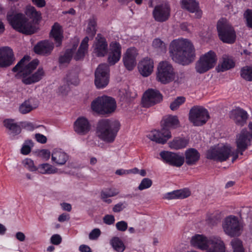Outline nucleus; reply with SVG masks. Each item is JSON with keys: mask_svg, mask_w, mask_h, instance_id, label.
<instances>
[{"mask_svg": "<svg viewBox=\"0 0 252 252\" xmlns=\"http://www.w3.org/2000/svg\"><path fill=\"white\" fill-rule=\"evenodd\" d=\"M206 158L207 159L219 161L218 148H211L206 154Z\"/></svg>", "mask_w": 252, "mask_h": 252, "instance_id": "45", "label": "nucleus"}, {"mask_svg": "<svg viewBox=\"0 0 252 252\" xmlns=\"http://www.w3.org/2000/svg\"><path fill=\"white\" fill-rule=\"evenodd\" d=\"M189 143L188 140L185 138H175L169 144L171 148L179 150L185 148Z\"/></svg>", "mask_w": 252, "mask_h": 252, "instance_id": "35", "label": "nucleus"}, {"mask_svg": "<svg viewBox=\"0 0 252 252\" xmlns=\"http://www.w3.org/2000/svg\"><path fill=\"white\" fill-rule=\"evenodd\" d=\"M218 35L223 42L232 44L235 42L236 35L234 28L226 18L220 19L217 25Z\"/></svg>", "mask_w": 252, "mask_h": 252, "instance_id": "8", "label": "nucleus"}, {"mask_svg": "<svg viewBox=\"0 0 252 252\" xmlns=\"http://www.w3.org/2000/svg\"><path fill=\"white\" fill-rule=\"evenodd\" d=\"M15 237L17 240L21 242H23L25 240L26 236L25 234L21 232H18L16 233Z\"/></svg>", "mask_w": 252, "mask_h": 252, "instance_id": "62", "label": "nucleus"}, {"mask_svg": "<svg viewBox=\"0 0 252 252\" xmlns=\"http://www.w3.org/2000/svg\"><path fill=\"white\" fill-rule=\"evenodd\" d=\"M125 208L124 205L122 203H118L114 206L113 211L115 212H119Z\"/></svg>", "mask_w": 252, "mask_h": 252, "instance_id": "63", "label": "nucleus"}, {"mask_svg": "<svg viewBox=\"0 0 252 252\" xmlns=\"http://www.w3.org/2000/svg\"><path fill=\"white\" fill-rule=\"evenodd\" d=\"M109 81V68L106 63L98 65L95 72V85L97 88L105 87Z\"/></svg>", "mask_w": 252, "mask_h": 252, "instance_id": "12", "label": "nucleus"}, {"mask_svg": "<svg viewBox=\"0 0 252 252\" xmlns=\"http://www.w3.org/2000/svg\"><path fill=\"white\" fill-rule=\"evenodd\" d=\"M89 41V38L88 36L84 37L82 40L78 51L74 56V59L75 60L78 61L84 58L88 51Z\"/></svg>", "mask_w": 252, "mask_h": 252, "instance_id": "34", "label": "nucleus"}, {"mask_svg": "<svg viewBox=\"0 0 252 252\" xmlns=\"http://www.w3.org/2000/svg\"><path fill=\"white\" fill-rule=\"evenodd\" d=\"M70 219V217L69 214H67L66 213H63L60 215L58 217V221L60 222H64L65 221H67Z\"/></svg>", "mask_w": 252, "mask_h": 252, "instance_id": "59", "label": "nucleus"}, {"mask_svg": "<svg viewBox=\"0 0 252 252\" xmlns=\"http://www.w3.org/2000/svg\"><path fill=\"white\" fill-rule=\"evenodd\" d=\"M21 128L26 129L27 130L32 131L34 128H37L38 126H34L32 123L30 122H21L20 123Z\"/></svg>", "mask_w": 252, "mask_h": 252, "instance_id": "53", "label": "nucleus"}, {"mask_svg": "<svg viewBox=\"0 0 252 252\" xmlns=\"http://www.w3.org/2000/svg\"><path fill=\"white\" fill-rule=\"evenodd\" d=\"M22 163L24 167L31 171H34L37 170V168L34 165L33 161L30 158L24 159Z\"/></svg>", "mask_w": 252, "mask_h": 252, "instance_id": "52", "label": "nucleus"}, {"mask_svg": "<svg viewBox=\"0 0 252 252\" xmlns=\"http://www.w3.org/2000/svg\"><path fill=\"white\" fill-rule=\"evenodd\" d=\"M120 45L115 42L111 44V52L108 58V61L110 65H113L119 61L121 57Z\"/></svg>", "mask_w": 252, "mask_h": 252, "instance_id": "26", "label": "nucleus"}, {"mask_svg": "<svg viewBox=\"0 0 252 252\" xmlns=\"http://www.w3.org/2000/svg\"><path fill=\"white\" fill-rule=\"evenodd\" d=\"M116 108V101L108 95L99 96L91 103L92 110L102 115L110 116L115 112Z\"/></svg>", "mask_w": 252, "mask_h": 252, "instance_id": "6", "label": "nucleus"}, {"mask_svg": "<svg viewBox=\"0 0 252 252\" xmlns=\"http://www.w3.org/2000/svg\"><path fill=\"white\" fill-rule=\"evenodd\" d=\"M138 55L134 47L127 49V70H131L136 64V57Z\"/></svg>", "mask_w": 252, "mask_h": 252, "instance_id": "31", "label": "nucleus"}, {"mask_svg": "<svg viewBox=\"0 0 252 252\" xmlns=\"http://www.w3.org/2000/svg\"><path fill=\"white\" fill-rule=\"evenodd\" d=\"M62 238L59 234H54L51 238V242L54 245H59L61 243Z\"/></svg>", "mask_w": 252, "mask_h": 252, "instance_id": "56", "label": "nucleus"}, {"mask_svg": "<svg viewBox=\"0 0 252 252\" xmlns=\"http://www.w3.org/2000/svg\"><path fill=\"white\" fill-rule=\"evenodd\" d=\"M14 61L15 58L11 49L7 47L0 48V67H8Z\"/></svg>", "mask_w": 252, "mask_h": 252, "instance_id": "17", "label": "nucleus"}, {"mask_svg": "<svg viewBox=\"0 0 252 252\" xmlns=\"http://www.w3.org/2000/svg\"><path fill=\"white\" fill-rule=\"evenodd\" d=\"M162 160L171 166L181 167L185 162V158L179 153L163 151L159 153Z\"/></svg>", "mask_w": 252, "mask_h": 252, "instance_id": "14", "label": "nucleus"}, {"mask_svg": "<svg viewBox=\"0 0 252 252\" xmlns=\"http://www.w3.org/2000/svg\"><path fill=\"white\" fill-rule=\"evenodd\" d=\"M79 250L81 252H92L90 248L85 245H82L79 247Z\"/></svg>", "mask_w": 252, "mask_h": 252, "instance_id": "64", "label": "nucleus"}, {"mask_svg": "<svg viewBox=\"0 0 252 252\" xmlns=\"http://www.w3.org/2000/svg\"><path fill=\"white\" fill-rule=\"evenodd\" d=\"M241 76L248 81H252V65L243 67L240 71Z\"/></svg>", "mask_w": 252, "mask_h": 252, "instance_id": "39", "label": "nucleus"}, {"mask_svg": "<svg viewBox=\"0 0 252 252\" xmlns=\"http://www.w3.org/2000/svg\"><path fill=\"white\" fill-rule=\"evenodd\" d=\"M250 132L246 129H243L240 133L237 135L236 139V145L238 149L242 150H247L251 145V139Z\"/></svg>", "mask_w": 252, "mask_h": 252, "instance_id": "20", "label": "nucleus"}, {"mask_svg": "<svg viewBox=\"0 0 252 252\" xmlns=\"http://www.w3.org/2000/svg\"><path fill=\"white\" fill-rule=\"evenodd\" d=\"M120 126V124L117 120L111 119H102L98 123L96 133L102 140L112 143L115 140Z\"/></svg>", "mask_w": 252, "mask_h": 252, "instance_id": "4", "label": "nucleus"}, {"mask_svg": "<svg viewBox=\"0 0 252 252\" xmlns=\"http://www.w3.org/2000/svg\"><path fill=\"white\" fill-rule=\"evenodd\" d=\"M96 22L94 20L89 21L86 32L91 38H93L96 33Z\"/></svg>", "mask_w": 252, "mask_h": 252, "instance_id": "44", "label": "nucleus"}, {"mask_svg": "<svg viewBox=\"0 0 252 252\" xmlns=\"http://www.w3.org/2000/svg\"><path fill=\"white\" fill-rule=\"evenodd\" d=\"M170 7L168 3H162L155 7L152 14L155 21L164 22L170 17Z\"/></svg>", "mask_w": 252, "mask_h": 252, "instance_id": "15", "label": "nucleus"}, {"mask_svg": "<svg viewBox=\"0 0 252 252\" xmlns=\"http://www.w3.org/2000/svg\"><path fill=\"white\" fill-rule=\"evenodd\" d=\"M52 42L49 41H43L39 42L34 48L36 53L41 55H48L53 49Z\"/></svg>", "mask_w": 252, "mask_h": 252, "instance_id": "27", "label": "nucleus"}, {"mask_svg": "<svg viewBox=\"0 0 252 252\" xmlns=\"http://www.w3.org/2000/svg\"><path fill=\"white\" fill-rule=\"evenodd\" d=\"M169 50L173 61L183 65L190 64L195 59V49L192 43L187 39L173 40L170 44Z\"/></svg>", "mask_w": 252, "mask_h": 252, "instance_id": "1", "label": "nucleus"}, {"mask_svg": "<svg viewBox=\"0 0 252 252\" xmlns=\"http://www.w3.org/2000/svg\"><path fill=\"white\" fill-rule=\"evenodd\" d=\"M210 118L208 110L201 106H194L189 111V120L195 126H202Z\"/></svg>", "mask_w": 252, "mask_h": 252, "instance_id": "11", "label": "nucleus"}, {"mask_svg": "<svg viewBox=\"0 0 252 252\" xmlns=\"http://www.w3.org/2000/svg\"><path fill=\"white\" fill-rule=\"evenodd\" d=\"M37 170L40 173L43 174H55L58 171V168L47 163L40 164Z\"/></svg>", "mask_w": 252, "mask_h": 252, "instance_id": "37", "label": "nucleus"}, {"mask_svg": "<svg viewBox=\"0 0 252 252\" xmlns=\"http://www.w3.org/2000/svg\"><path fill=\"white\" fill-rule=\"evenodd\" d=\"M118 230L122 231L126 230V222L124 221H121L117 222L116 224Z\"/></svg>", "mask_w": 252, "mask_h": 252, "instance_id": "57", "label": "nucleus"}, {"mask_svg": "<svg viewBox=\"0 0 252 252\" xmlns=\"http://www.w3.org/2000/svg\"><path fill=\"white\" fill-rule=\"evenodd\" d=\"M100 235V230L98 228L93 229L89 234V239L91 240L96 239Z\"/></svg>", "mask_w": 252, "mask_h": 252, "instance_id": "54", "label": "nucleus"}, {"mask_svg": "<svg viewBox=\"0 0 252 252\" xmlns=\"http://www.w3.org/2000/svg\"><path fill=\"white\" fill-rule=\"evenodd\" d=\"M218 158L219 161H226L230 157L231 154V147L224 146L221 148H218Z\"/></svg>", "mask_w": 252, "mask_h": 252, "instance_id": "38", "label": "nucleus"}, {"mask_svg": "<svg viewBox=\"0 0 252 252\" xmlns=\"http://www.w3.org/2000/svg\"><path fill=\"white\" fill-rule=\"evenodd\" d=\"M103 221L108 225L112 224L115 221L114 217L111 215H107L104 217Z\"/></svg>", "mask_w": 252, "mask_h": 252, "instance_id": "55", "label": "nucleus"}, {"mask_svg": "<svg viewBox=\"0 0 252 252\" xmlns=\"http://www.w3.org/2000/svg\"><path fill=\"white\" fill-rule=\"evenodd\" d=\"M217 62L216 53L212 50L201 56L196 62L195 69L197 72L202 74L213 68Z\"/></svg>", "mask_w": 252, "mask_h": 252, "instance_id": "10", "label": "nucleus"}, {"mask_svg": "<svg viewBox=\"0 0 252 252\" xmlns=\"http://www.w3.org/2000/svg\"><path fill=\"white\" fill-rule=\"evenodd\" d=\"M153 46L160 52L164 53L166 51L165 43L159 38H156L153 40Z\"/></svg>", "mask_w": 252, "mask_h": 252, "instance_id": "42", "label": "nucleus"}, {"mask_svg": "<svg viewBox=\"0 0 252 252\" xmlns=\"http://www.w3.org/2000/svg\"><path fill=\"white\" fill-rule=\"evenodd\" d=\"M185 161L188 165H193L199 161L200 158V153L195 148H189L185 152Z\"/></svg>", "mask_w": 252, "mask_h": 252, "instance_id": "22", "label": "nucleus"}, {"mask_svg": "<svg viewBox=\"0 0 252 252\" xmlns=\"http://www.w3.org/2000/svg\"><path fill=\"white\" fill-rule=\"evenodd\" d=\"M235 64V62L230 57L224 55L222 57V62L219 64L217 70L218 72H223L233 68Z\"/></svg>", "mask_w": 252, "mask_h": 252, "instance_id": "33", "label": "nucleus"}, {"mask_svg": "<svg viewBox=\"0 0 252 252\" xmlns=\"http://www.w3.org/2000/svg\"><path fill=\"white\" fill-rule=\"evenodd\" d=\"M233 252H244L242 242L238 238L233 239L231 242Z\"/></svg>", "mask_w": 252, "mask_h": 252, "instance_id": "43", "label": "nucleus"}, {"mask_svg": "<svg viewBox=\"0 0 252 252\" xmlns=\"http://www.w3.org/2000/svg\"><path fill=\"white\" fill-rule=\"evenodd\" d=\"M176 72L172 64L167 61H162L159 63L156 79L161 83L166 84L175 80Z\"/></svg>", "mask_w": 252, "mask_h": 252, "instance_id": "9", "label": "nucleus"}, {"mask_svg": "<svg viewBox=\"0 0 252 252\" xmlns=\"http://www.w3.org/2000/svg\"><path fill=\"white\" fill-rule=\"evenodd\" d=\"M119 193V191L115 189H109L102 190L100 193V198L105 202L110 204L112 200L109 197L114 196Z\"/></svg>", "mask_w": 252, "mask_h": 252, "instance_id": "36", "label": "nucleus"}, {"mask_svg": "<svg viewBox=\"0 0 252 252\" xmlns=\"http://www.w3.org/2000/svg\"><path fill=\"white\" fill-rule=\"evenodd\" d=\"M185 100L186 98L184 96H178L174 101H173L170 104V109L173 111L177 109L181 105L185 102Z\"/></svg>", "mask_w": 252, "mask_h": 252, "instance_id": "50", "label": "nucleus"}, {"mask_svg": "<svg viewBox=\"0 0 252 252\" xmlns=\"http://www.w3.org/2000/svg\"><path fill=\"white\" fill-rule=\"evenodd\" d=\"M243 17L247 27L252 29V9H247L244 12Z\"/></svg>", "mask_w": 252, "mask_h": 252, "instance_id": "46", "label": "nucleus"}, {"mask_svg": "<svg viewBox=\"0 0 252 252\" xmlns=\"http://www.w3.org/2000/svg\"><path fill=\"white\" fill-rule=\"evenodd\" d=\"M4 126L8 130L9 134L14 136L21 132L20 123H15L13 119H6L3 121Z\"/></svg>", "mask_w": 252, "mask_h": 252, "instance_id": "29", "label": "nucleus"}, {"mask_svg": "<svg viewBox=\"0 0 252 252\" xmlns=\"http://www.w3.org/2000/svg\"><path fill=\"white\" fill-rule=\"evenodd\" d=\"M26 13L27 15L33 18V20L38 21L41 18L40 13L32 6H28L26 8Z\"/></svg>", "mask_w": 252, "mask_h": 252, "instance_id": "41", "label": "nucleus"}, {"mask_svg": "<svg viewBox=\"0 0 252 252\" xmlns=\"http://www.w3.org/2000/svg\"><path fill=\"white\" fill-rule=\"evenodd\" d=\"M143 94H161L159 92L156 90L153 89H149L146 90Z\"/></svg>", "mask_w": 252, "mask_h": 252, "instance_id": "60", "label": "nucleus"}, {"mask_svg": "<svg viewBox=\"0 0 252 252\" xmlns=\"http://www.w3.org/2000/svg\"><path fill=\"white\" fill-rule=\"evenodd\" d=\"M74 130L78 134L84 135L90 129V125L84 117H79L74 123Z\"/></svg>", "mask_w": 252, "mask_h": 252, "instance_id": "23", "label": "nucleus"}, {"mask_svg": "<svg viewBox=\"0 0 252 252\" xmlns=\"http://www.w3.org/2000/svg\"><path fill=\"white\" fill-rule=\"evenodd\" d=\"M179 125L180 122L177 116H166L161 121V130H152L148 134V137L157 143L164 144L171 137L170 129H175L179 127Z\"/></svg>", "mask_w": 252, "mask_h": 252, "instance_id": "3", "label": "nucleus"}, {"mask_svg": "<svg viewBox=\"0 0 252 252\" xmlns=\"http://www.w3.org/2000/svg\"><path fill=\"white\" fill-rule=\"evenodd\" d=\"M7 19L12 27L19 32L31 34L35 32V28L31 22L22 14L11 15L8 13Z\"/></svg>", "mask_w": 252, "mask_h": 252, "instance_id": "7", "label": "nucleus"}, {"mask_svg": "<svg viewBox=\"0 0 252 252\" xmlns=\"http://www.w3.org/2000/svg\"><path fill=\"white\" fill-rule=\"evenodd\" d=\"M38 105V101L31 97L28 100H25L20 105L19 110L21 113L25 114L36 108Z\"/></svg>", "mask_w": 252, "mask_h": 252, "instance_id": "28", "label": "nucleus"}, {"mask_svg": "<svg viewBox=\"0 0 252 252\" xmlns=\"http://www.w3.org/2000/svg\"><path fill=\"white\" fill-rule=\"evenodd\" d=\"M41 154L43 158L46 160L49 159L50 157V153L47 150H43L41 151Z\"/></svg>", "mask_w": 252, "mask_h": 252, "instance_id": "61", "label": "nucleus"}, {"mask_svg": "<svg viewBox=\"0 0 252 252\" xmlns=\"http://www.w3.org/2000/svg\"><path fill=\"white\" fill-rule=\"evenodd\" d=\"M153 184L152 180L148 178H145L142 179L138 189L140 190H143L144 189L150 188Z\"/></svg>", "mask_w": 252, "mask_h": 252, "instance_id": "51", "label": "nucleus"}, {"mask_svg": "<svg viewBox=\"0 0 252 252\" xmlns=\"http://www.w3.org/2000/svg\"><path fill=\"white\" fill-rule=\"evenodd\" d=\"M138 68L142 76L143 77L149 76L153 71V60L148 57L144 58L139 63Z\"/></svg>", "mask_w": 252, "mask_h": 252, "instance_id": "19", "label": "nucleus"}, {"mask_svg": "<svg viewBox=\"0 0 252 252\" xmlns=\"http://www.w3.org/2000/svg\"><path fill=\"white\" fill-rule=\"evenodd\" d=\"M33 147V143L32 140H28L25 141L21 149V152L23 155H28L31 151Z\"/></svg>", "mask_w": 252, "mask_h": 252, "instance_id": "49", "label": "nucleus"}, {"mask_svg": "<svg viewBox=\"0 0 252 252\" xmlns=\"http://www.w3.org/2000/svg\"><path fill=\"white\" fill-rule=\"evenodd\" d=\"M163 95H142L141 105L142 107L148 108L160 102L163 99Z\"/></svg>", "mask_w": 252, "mask_h": 252, "instance_id": "30", "label": "nucleus"}, {"mask_svg": "<svg viewBox=\"0 0 252 252\" xmlns=\"http://www.w3.org/2000/svg\"><path fill=\"white\" fill-rule=\"evenodd\" d=\"M223 228L226 234L234 237L240 234L241 227L238 218L235 216H230L225 219Z\"/></svg>", "mask_w": 252, "mask_h": 252, "instance_id": "13", "label": "nucleus"}, {"mask_svg": "<svg viewBox=\"0 0 252 252\" xmlns=\"http://www.w3.org/2000/svg\"><path fill=\"white\" fill-rule=\"evenodd\" d=\"M52 161L58 165L65 164L68 159V155L61 149H54L52 153Z\"/></svg>", "mask_w": 252, "mask_h": 252, "instance_id": "25", "label": "nucleus"}, {"mask_svg": "<svg viewBox=\"0 0 252 252\" xmlns=\"http://www.w3.org/2000/svg\"><path fill=\"white\" fill-rule=\"evenodd\" d=\"M35 138L36 140L41 143H45L47 141V138L44 135L37 133L35 135Z\"/></svg>", "mask_w": 252, "mask_h": 252, "instance_id": "58", "label": "nucleus"}, {"mask_svg": "<svg viewBox=\"0 0 252 252\" xmlns=\"http://www.w3.org/2000/svg\"><path fill=\"white\" fill-rule=\"evenodd\" d=\"M50 36L54 38L56 42V46H60L62 44L63 38V31L61 26L58 23H55L52 27Z\"/></svg>", "mask_w": 252, "mask_h": 252, "instance_id": "32", "label": "nucleus"}, {"mask_svg": "<svg viewBox=\"0 0 252 252\" xmlns=\"http://www.w3.org/2000/svg\"><path fill=\"white\" fill-rule=\"evenodd\" d=\"M191 194L190 190L188 188L174 190L166 193L164 198L167 199H184L188 197Z\"/></svg>", "mask_w": 252, "mask_h": 252, "instance_id": "24", "label": "nucleus"}, {"mask_svg": "<svg viewBox=\"0 0 252 252\" xmlns=\"http://www.w3.org/2000/svg\"><path fill=\"white\" fill-rule=\"evenodd\" d=\"M111 244L113 248L118 252H122L125 249L123 242L118 237L113 238L111 241Z\"/></svg>", "mask_w": 252, "mask_h": 252, "instance_id": "40", "label": "nucleus"}, {"mask_svg": "<svg viewBox=\"0 0 252 252\" xmlns=\"http://www.w3.org/2000/svg\"><path fill=\"white\" fill-rule=\"evenodd\" d=\"M191 245L201 250H207L211 246L216 252H225V247L219 237H211L208 239L203 235L195 234L191 239Z\"/></svg>", "mask_w": 252, "mask_h": 252, "instance_id": "5", "label": "nucleus"}, {"mask_svg": "<svg viewBox=\"0 0 252 252\" xmlns=\"http://www.w3.org/2000/svg\"><path fill=\"white\" fill-rule=\"evenodd\" d=\"M181 6L190 13H195L196 18L201 17L202 11L199 9V3L196 0H181Z\"/></svg>", "mask_w": 252, "mask_h": 252, "instance_id": "21", "label": "nucleus"}, {"mask_svg": "<svg viewBox=\"0 0 252 252\" xmlns=\"http://www.w3.org/2000/svg\"><path fill=\"white\" fill-rule=\"evenodd\" d=\"M67 82L71 84L76 85L79 83L78 74L76 71H72L68 73L66 76Z\"/></svg>", "mask_w": 252, "mask_h": 252, "instance_id": "48", "label": "nucleus"}, {"mask_svg": "<svg viewBox=\"0 0 252 252\" xmlns=\"http://www.w3.org/2000/svg\"><path fill=\"white\" fill-rule=\"evenodd\" d=\"M73 50H67L63 55L61 56L59 59V62L61 64H65L69 63L72 56Z\"/></svg>", "mask_w": 252, "mask_h": 252, "instance_id": "47", "label": "nucleus"}, {"mask_svg": "<svg viewBox=\"0 0 252 252\" xmlns=\"http://www.w3.org/2000/svg\"><path fill=\"white\" fill-rule=\"evenodd\" d=\"M93 53L97 57H104L108 52V44L105 38L100 34L95 37L93 46Z\"/></svg>", "mask_w": 252, "mask_h": 252, "instance_id": "16", "label": "nucleus"}, {"mask_svg": "<svg viewBox=\"0 0 252 252\" xmlns=\"http://www.w3.org/2000/svg\"><path fill=\"white\" fill-rule=\"evenodd\" d=\"M30 61L29 56H25L21 61L13 68L14 72L19 71L20 75H23L24 79L23 82L26 84H30L39 81L44 75V72L42 68H39L37 71L32 76L26 78L39 63L37 59L33 60L31 63H28Z\"/></svg>", "mask_w": 252, "mask_h": 252, "instance_id": "2", "label": "nucleus"}, {"mask_svg": "<svg viewBox=\"0 0 252 252\" xmlns=\"http://www.w3.org/2000/svg\"><path fill=\"white\" fill-rule=\"evenodd\" d=\"M230 117L234 121L236 125L243 126L246 123L248 114L242 108L237 107L230 112Z\"/></svg>", "mask_w": 252, "mask_h": 252, "instance_id": "18", "label": "nucleus"}]
</instances>
